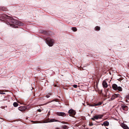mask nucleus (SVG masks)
Listing matches in <instances>:
<instances>
[{
    "label": "nucleus",
    "mask_w": 129,
    "mask_h": 129,
    "mask_svg": "<svg viewBox=\"0 0 129 129\" xmlns=\"http://www.w3.org/2000/svg\"><path fill=\"white\" fill-rule=\"evenodd\" d=\"M109 123L107 121H105L103 123L102 125H103L105 126H107L109 125Z\"/></svg>",
    "instance_id": "1a4fd4ad"
},
{
    "label": "nucleus",
    "mask_w": 129,
    "mask_h": 129,
    "mask_svg": "<svg viewBox=\"0 0 129 129\" xmlns=\"http://www.w3.org/2000/svg\"><path fill=\"white\" fill-rule=\"evenodd\" d=\"M6 23L8 25H9V24H10V23L9 22H7Z\"/></svg>",
    "instance_id": "bb28decb"
},
{
    "label": "nucleus",
    "mask_w": 129,
    "mask_h": 129,
    "mask_svg": "<svg viewBox=\"0 0 129 129\" xmlns=\"http://www.w3.org/2000/svg\"><path fill=\"white\" fill-rule=\"evenodd\" d=\"M114 95L115 97V98H116L120 97V95L119 94H114Z\"/></svg>",
    "instance_id": "9d476101"
},
{
    "label": "nucleus",
    "mask_w": 129,
    "mask_h": 129,
    "mask_svg": "<svg viewBox=\"0 0 129 129\" xmlns=\"http://www.w3.org/2000/svg\"><path fill=\"white\" fill-rule=\"evenodd\" d=\"M0 94H5V93L4 92H3L2 91H0Z\"/></svg>",
    "instance_id": "aec40b11"
},
{
    "label": "nucleus",
    "mask_w": 129,
    "mask_h": 129,
    "mask_svg": "<svg viewBox=\"0 0 129 129\" xmlns=\"http://www.w3.org/2000/svg\"><path fill=\"white\" fill-rule=\"evenodd\" d=\"M72 29L74 31H76L77 30V28L75 27H72Z\"/></svg>",
    "instance_id": "ddd939ff"
},
{
    "label": "nucleus",
    "mask_w": 129,
    "mask_h": 129,
    "mask_svg": "<svg viewBox=\"0 0 129 129\" xmlns=\"http://www.w3.org/2000/svg\"><path fill=\"white\" fill-rule=\"evenodd\" d=\"M102 85L104 87L106 88L108 87L107 84L105 81H103Z\"/></svg>",
    "instance_id": "6e6552de"
},
{
    "label": "nucleus",
    "mask_w": 129,
    "mask_h": 129,
    "mask_svg": "<svg viewBox=\"0 0 129 129\" xmlns=\"http://www.w3.org/2000/svg\"><path fill=\"white\" fill-rule=\"evenodd\" d=\"M73 86L74 87L76 88L77 87V85L74 84L73 85Z\"/></svg>",
    "instance_id": "412c9836"
},
{
    "label": "nucleus",
    "mask_w": 129,
    "mask_h": 129,
    "mask_svg": "<svg viewBox=\"0 0 129 129\" xmlns=\"http://www.w3.org/2000/svg\"><path fill=\"white\" fill-rule=\"evenodd\" d=\"M89 125L90 126H92L93 125V124L92 123H90Z\"/></svg>",
    "instance_id": "5701e85b"
},
{
    "label": "nucleus",
    "mask_w": 129,
    "mask_h": 129,
    "mask_svg": "<svg viewBox=\"0 0 129 129\" xmlns=\"http://www.w3.org/2000/svg\"><path fill=\"white\" fill-rule=\"evenodd\" d=\"M20 108H20V107L19 108V110H20Z\"/></svg>",
    "instance_id": "7c9ffc66"
},
{
    "label": "nucleus",
    "mask_w": 129,
    "mask_h": 129,
    "mask_svg": "<svg viewBox=\"0 0 129 129\" xmlns=\"http://www.w3.org/2000/svg\"><path fill=\"white\" fill-rule=\"evenodd\" d=\"M94 118L95 119H99L97 115H95L94 116Z\"/></svg>",
    "instance_id": "6ab92c4d"
},
{
    "label": "nucleus",
    "mask_w": 129,
    "mask_h": 129,
    "mask_svg": "<svg viewBox=\"0 0 129 129\" xmlns=\"http://www.w3.org/2000/svg\"><path fill=\"white\" fill-rule=\"evenodd\" d=\"M6 10V9H3V10Z\"/></svg>",
    "instance_id": "c85d7f7f"
},
{
    "label": "nucleus",
    "mask_w": 129,
    "mask_h": 129,
    "mask_svg": "<svg viewBox=\"0 0 129 129\" xmlns=\"http://www.w3.org/2000/svg\"><path fill=\"white\" fill-rule=\"evenodd\" d=\"M97 116L98 117V118H101L103 117V115H99Z\"/></svg>",
    "instance_id": "a211bd4d"
},
{
    "label": "nucleus",
    "mask_w": 129,
    "mask_h": 129,
    "mask_svg": "<svg viewBox=\"0 0 129 129\" xmlns=\"http://www.w3.org/2000/svg\"><path fill=\"white\" fill-rule=\"evenodd\" d=\"M10 26L12 27H14V28H16V27H17V26H15V25H14L13 24H11L10 25Z\"/></svg>",
    "instance_id": "dca6fc26"
},
{
    "label": "nucleus",
    "mask_w": 129,
    "mask_h": 129,
    "mask_svg": "<svg viewBox=\"0 0 129 129\" xmlns=\"http://www.w3.org/2000/svg\"><path fill=\"white\" fill-rule=\"evenodd\" d=\"M68 112L70 114V116H73L76 114V112L73 109H70L69 110V111Z\"/></svg>",
    "instance_id": "39448f33"
},
{
    "label": "nucleus",
    "mask_w": 129,
    "mask_h": 129,
    "mask_svg": "<svg viewBox=\"0 0 129 129\" xmlns=\"http://www.w3.org/2000/svg\"><path fill=\"white\" fill-rule=\"evenodd\" d=\"M13 105L14 107H17L18 106V104L16 102H15L13 103Z\"/></svg>",
    "instance_id": "f8f14e48"
},
{
    "label": "nucleus",
    "mask_w": 129,
    "mask_h": 129,
    "mask_svg": "<svg viewBox=\"0 0 129 129\" xmlns=\"http://www.w3.org/2000/svg\"><path fill=\"white\" fill-rule=\"evenodd\" d=\"M50 96L48 95H47L46 96L47 97V98H48L50 97Z\"/></svg>",
    "instance_id": "b1692460"
},
{
    "label": "nucleus",
    "mask_w": 129,
    "mask_h": 129,
    "mask_svg": "<svg viewBox=\"0 0 129 129\" xmlns=\"http://www.w3.org/2000/svg\"><path fill=\"white\" fill-rule=\"evenodd\" d=\"M56 114L59 116H66V114L64 112H57Z\"/></svg>",
    "instance_id": "423d86ee"
},
{
    "label": "nucleus",
    "mask_w": 129,
    "mask_h": 129,
    "mask_svg": "<svg viewBox=\"0 0 129 129\" xmlns=\"http://www.w3.org/2000/svg\"><path fill=\"white\" fill-rule=\"evenodd\" d=\"M4 16L6 18L10 19V21L13 23L14 24L19 25H22L23 24L22 23L16 20L13 19L11 17L8 16L6 15H4Z\"/></svg>",
    "instance_id": "f257e3e1"
},
{
    "label": "nucleus",
    "mask_w": 129,
    "mask_h": 129,
    "mask_svg": "<svg viewBox=\"0 0 129 129\" xmlns=\"http://www.w3.org/2000/svg\"><path fill=\"white\" fill-rule=\"evenodd\" d=\"M115 99V97L114 95H113L112 97V98L110 99V100H113Z\"/></svg>",
    "instance_id": "f3484780"
},
{
    "label": "nucleus",
    "mask_w": 129,
    "mask_h": 129,
    "mask_svg": "<svg viewBox=\"0 0 129 129\" xmlns=\"http://www.w3.org/2000/svg\"><path fill=\"white\" fill-rule=\"evenodd\" d=\"M91 119L93 120H95V118H94V117H93V118H91Z\"/></svg>",
    "instance_id": "393cba45"
},
{
    "label": "nucleus",
    "mask_w": 129,
    "mask_h": 129,
    "mask_svg": "<svg viewBox=\"0 0 129 129\" xmlns=\"http://www.w3.org/2000/svg\"><path fill=\"white\" fill-rule=\"evenodd\" d=\"M95 29L96 30H99L100 29V28L98 26H96L95 27Z\"/></svg>",
    "instance_id": "4468645a"
},
{
    "label": "nucleus",
    "mask_w": 129,
    "mask_h": 129,
    "mask_svg": "<svg viewBox=\"0 0 129 129\" xmlns=\"http://www.w3.org/2000/svg\"><path fill=\"white\" fill-rule=\"evenodd\" d=\"M55 129H61V128H59V127H57L55 128Z\"/></svg>",
    "instance_id": "a878e982"
},
{
    "label": "nucleus",
    "mask_w": 129,
    "mask_h": 129,
    "mask_svg": "<svg viewBox=\"0 0 129 129\" xmlns=\"http://www.w3.org/2000/svg\"><path fill=\"white\" fill-rule=\"evenodd\" d=\"M87 105H89V106H91V107L96 106H95L94 105H89V104H88Z\"/></svg>",
    "instance_id": "4be33fe9"
},
{
    "label": "nucleus",
    "mask_w": 129,
    "mask_h": 129,
    "mask_svg": "<svg viewBox=\"0 0 129 129\" xmlns=\"http://www.w3.org/2000/svg\"><path fill=\"white\" fill-rule=\"evenodd\" d=\"M121 126L124 129H128V127L127 125L123 123H122L121 124Z\"/></svg>",
    "instance_id": "0eeeda50"
},
{
    "label": "nucleus",
    "mask_w": 129,
    "mask_h": 129,
    "mask_svg": "<svg viewBox=\"0 0 129 129\" xmlns=\"http://www.w3.org/2000/svg\"><path fill=\"white\" fill-rule=\"evenodd\" d=\"M38 110L39 112H41V111L40 109H38Z\"/></svg>",
    "instance_id": "cd10ccee"
},
{
    "label": "nucleus",
    "mask_w": 129,
    "mask_h": 129,
    "mask_svg": "<svg viewBox=\"0 0 129 129\" xmlns=\"http://www.w3.org/2000/svg\"><path fill=\"white\" fill-rule=\"evenodd\" d=\"M112 87L113 89L115 90H118L119 91H121L122 90V88L120 86L118 87L117 85L115 84H113L112 85Z\"/></svg>",
    "instance_id": "20e7f679"
},
{
    "label": "nucleus",
    "mask_w": 129,
    "mask_h": 129,
    "mask_svg": "<svg viewBox=\"0 0 129 129\" xmlns=\"http://www.w3.org/2000/svg\"><path fill=\"white\" fill-rule=\"evenodd\" d=\"M102 104V103L101 102H99L98 104H96L94 105L95 106H99L101 105Z\"/></svg>",
    "instance_id": "2eb2a0df"
},
{
    "label": "nucleus",
    "mask_w": 129,
    "mask_h": 129,
    "mask_svg": "<svg viewBox=\"0 0 129 129\" xmlns=\"http://www.w3.org/2000/svg\"><path fill=\"white\" fill-rule=\"evenodd\" d=\"M46 43L50 46H52L54 43L53 40L49 38L46 39Z\"/></svg>",
    "instance_id": "7ed1b4c3"
},
{
    "label": "nucleus",
    "mask_w": 129,
    "mask_h": 129,
    "mask_svg": "<svg viewBox=\"0 0 129 129\" xmlns=\"http://www.w3.org/2000/svg\"><path fill=\"white\" fill-rule=\"evenodd\" d=\"M126 99H128V97H127L126 98Z\"/></svg>",
    "instance_id": "c756f323"
},
{
    "label": "nucleus",
    "mask_w": 129,
    "mask_h": 129,
    "mask_svg": "<svg viewBox=\"0 0 129 129\" xmlns=\"http://www.w3.org/2000/svg\"><path fill=\"white\" fill-rule=\"evenodd\" d=\"M67 128V126L66 125H64L61 127V129H65Z\"/></svg>",
    "instance_id": "9b49d317"
},
{
    "label": "nucleus",
    "mask_w": 129,
    "mask_h": 129,
    "mask_svg": "<svg viewBox=\"0 0 129 129\" xmlns=\"http://www.w3.org/2000/svg\"><path fill=\"white\" fill-rule=\"evenodd\" d=\"M57 120L56 119H50L49 118L46 119V120L43 121L42 122H40V121H32L31 122H34V123H46L47 122H53L57 121Z\"/></svg>",
    "instance_id": "f03ea898"
}]
</instances>
